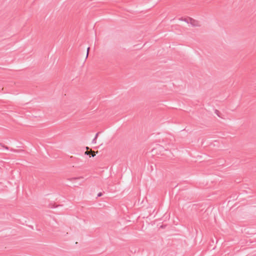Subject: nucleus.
Segmentation results:
<instances>
[{
    "mask_svg": "<svg viewBox=\"0 0 256 256\" xmlns=\"http://www.w3.org/2000/svg\"><path fill=\"white\" fill-rule=\"evenodd\" d=\"M215 113L217 114L218 116H220L219 115L220 112L218 110H216Z\"/></svg>",
    "mask_w": 256,
    "mask_h": 256,
    "instance_id": "20e7f679",
    "label": "nucleus"
},
{
    "mask_svg": "<svg viewBox=\"0 0 256 256\" xmlns=\"http://www.w3.org/2000/svg\"><path fill=\"white\" fill-rule=\"evenodd\" d=\"M102 195V192H99V193L98 194V197H100V196H101Z\"/></svg>",
    "mask_w": 256,
    "mask_h": 256,
    "instance_id": "423d86ee",
    "label": "nucleus"
},
{
    "mask_svg": "<svg viewBox=\"0 0 256 256\" xmlns=\"http://www.w3.org/2000/svg\"><path fill=\"white\" fill-rule=\"evenodd\" d=\"M90 49V47H88V48H87L86 58L88 57V52H89Z\"/></svg>",
    "mask_w": 256,
    "mask_h": 256,
    "instance_id": "0eeeda50",
    "label": "nucleus"
},
{
    "mask_svg": "<svg viewBox=\"0 0 256 256\" xmlns=\"http://www.w3.org/2000/svg\"><path fill=\"white\" fill-rule=\"evenodd\" d=\"M85 154H86V155H89L90 152H89L86 151V152H85Z\"/></svg>",
    "mask_w": 256,
    "mask_h": 256,
    "instance_id": "1a4fd4ad",
    "label": "nucleus"
},
{
    "mask_svg": "<svg viewBox=\"0 0 256 256\" xmlns=\"http://www.w3.org/2000/svg\"><path fill=\"white\" fill-rule=\"evenodd\" d=\"M0 146H2L3 148H4L6 150H9V148L7 146H6L2 144V143H0Z\"/></svg>",
    "mask_w": 256,
    "mask_h": 256,
    "instance_id": "7ed1b4c3",
    "label": "nucleus"
},
{
    "mask_svg": "<svg viewBox=\"0 0 256 256\" xmlns=\"http://www.w3.org/2000/svg\"><path fill=\"white\" fill-rule=\"evenodd\" d=\"M96 156V154L94 153L92 154V156L94 157Z\"/></svg>",
    "mask_w": 256,
    "mask_h": 256,
    "instance_id": "9d476101",
    "label": "nucleus"
},
{
    "mask_svg": "<svg viewBox=\"0 0 256 256\" xmlns=\"http://www.w3.org/2000/svg\"><path fill=\"white\" fill-rule=\"evenodd\" d=\"M190 18H184L183 19L182 18H180V20H184V22H187L188 24H189L190 23Z\"/></svg>",
    "mask_w": 256,
    "mask_h": 256,
    "instance_id": "f03ea898",
    "label": "nucleus"
},
{
    "mask_svg": "<svg viewBox=\"0 0 256 256\" xmlns=\"http://www.w3.org/2000/svg\"><path fill=\"white\" fill-rule=\"evenodd\" d=\"M190 24L193 26H200L198 21H196L192 18H190Z\"/></svg>",
    "mask_w": 256,
    "mask_h": 256,
    "instance_id": "f257e3e1",
    "label": "nucleus"
},
{
    "mask_svg": "<svg viewBox=\"0 0 256 256\" xmlns=\"http://www.w3.org/2000/svg\"><path fill=\"white\" fill-rule=\"evenodd\" d=\"M96 139H95L94 138L92 140V144H96Z\"/></svg>",
    "mask_w": 256,
    "mask_h": 256,
    "instance_id": "39448f33",
    "label": "nucleus"
},
{
    "mask_svg": "<svg viewBox=\"0 0 256 256\" xmlns=\"http://www.w3.org/2000/svg\"><path fill=\"white\" fill-rule=\"evenodd\" d=\"M99 133H100V132H98V133H96V136H95V137L94 138L95 139H96V138H97L98 136V135Z\"/></svg>",
    "mask_w": 256,
    "mask_h": 256,
    "instance_id": "6e6552de",
    "label": "nucleus"
}]
</instances>
